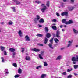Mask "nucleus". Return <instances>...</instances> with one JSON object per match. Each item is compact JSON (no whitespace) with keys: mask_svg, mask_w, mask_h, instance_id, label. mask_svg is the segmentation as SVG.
<instances>
[{"mask_svg":"<svg viewBox=\"0 0 78 78\" xmlns=\"http://www.w3.org/2000/svg\"><path fill=\"white\" fill-rule=\"evenodd\" d=\"M63 49H64V48H61V50H63Z\"/></svg>","mask_w":78,"mask_h":78,"instance_id":"obj_62","label":"nucleus"},{"mask_svg":"<svg viewBox=\"0 0 78 78\" xmlns=\"http://www.w3.org/2000/svg\"><path fill=\"white\" fill-rule=\"evenodd\" d=\"M61 58H62L61 56L59 55L57 57V58H56V60H60V59H61Z\"/></svg>","mask_w":78,"mask_h":78,"instance_id":"obj_18","label":"nucleus"},{"mask_svg":"<svg viewBox=\"0 0 78 78\" xmlns=\"http://www.w3.org/2000/svg\"><path fill=\"white\" fill-rule=\"evenodd\" d=\"M44 66H48V64L46 62H44Z\"/></svg>","mask_w":78,"mask_h":78,"instance_id":"obj_32","label":"nucleus"},{"mask_svg":"<svg viewBox=\"0 0 78 78\" xmlns=\"http://www.w3.org/2000/svg\"><path fill=\"white\" fill-rule=\"evenodd\" d=\"M1 58L2 59V62L3 63H4L5 62V59H4V58L3 57H1Z\"/></svg>","mask_w":78,"mask_h":78,"instance_id":"obj_28","label":"nucleus"},{"mask_svg":"<svg viewBox=\"0 0 78 78\" xmlns=\"http://www.w3.org/2000/svg\"><path fill=\"white\" fill-rule=\"evenodd\" d=\"M65 23V24H66V25H69V22L66 21Z\"/></svg>","mask_w":78,"mask_h":78,"instance_id":"obj_50","label":"nucleus"},{"mask_svg":"<svg viewBox=\"0 0 78 78\" xmlns=\"http://www.w3.org/2000/svg\"><path fill=\"white\" fill-rule=\"evenodd\" d=\"M73 70V69H72V68H70V69H67V72H71V71H72V70Z\"/></svg>","mask_w":78,"mask_h":78,"instance_id":"obj_24","label":"nucleus"},{"mask_svg":"<svg viewBox=\"0 0 78 78\" xmlns=\"http://www.w3.org/2000/svg\"><path fill=\"white\" fill-rule=\"evenodd\" d=\"M42 68V66L40 65L36 67V69H38L39 68Z\"/></svg>","mask_w":78,"mask_h":78,"instance_id":"obj_31","label":"nucleus"},{"mask_svg":"<svg viewBox=\"0 0 78 78\" xmlns=\"http://www.w3.org/2000/svg\"><path fill=\"white\" fill-rule=\"evenodd\" d=\"M53 38H51V40H50V43L51 44H53Z\"/></svg>","mask_w":78,"mask_h":78,"instance_id":"obj_29","label":"nucleus"},{"mask_svg":"<svg viewBox=\"0 0 78 78\" xmlns=\"http://www.w3.org/2000/svg\"><path fill=\"white\" fill-rule=\"evenodd\" d=\"M69 24H71L72 23H73V21L72 20H69Z\"/></svg>","mask_w":78,"mask_h":78,"instance_id":"obj_37","label":"nucleus"},{"mask_svg":"<svg viewBox=\"0 0 78 78\" xmlns=\"http://www.w3.org/2000/svg\"><path fill=\"white\" fill-rule=\"evenodd\" d=\"M59 35H60V32L58 30L56 32V36L57 37H58V38L60 37V36H59Z\"/></svg>","mask_w":78,"mask_h":78,"instance_id":"obj_5","label":"nucleus"},{"mask_svg":"<svg viewBox=\"0 0 78 78\" xmlns=\"http://www.w3.org/2000/svg\"><path fill=\"white\" fill-rule=\"evenodd\" d=\"M48 42V39L47 38H45L44 39V44H47Z\"/></svg>","mask_w":78,"mask_h":78,"instance_id":"obj_20","label":"nucleus"},{"mask_svg":"<svg viewBox=\"0 0 78 78\" xmlns=\"http://www.w3.org/2000/svg\"><path fill=\"white\" fill-rule=\"evenodd\" d=\"M78 47V45H76V47Z\"/></svg>","mask_w":78,"mask_h":78,"instance_id":"obj_61","label":"nucleus"},{"mask_svg":"<svg viewBox=\"0 0 78 78\" xmlns=\"http://www.w3.org/2000/svg\"><path fill=\"white\" fill-rule=\"evenodd\" d=\"M18 34L20 37H22L23 35L22 34V32L21 30H19L18 32Z\"/></svg>","mask_w":78,"mask_h":78,"instance_id":"obj_7","label":"nucleus"},{"mask_svg":"<svg viewBox=\"0 0 78 78\" xmlns=\"http://www.w3.org/2000/svg\"><path fill=\"white\" fill-rule=\"evenodd\" d=\"M47 75L45 74H42L41 76V78H45V77H46Z\"/></svg>","mask_w":78,"mask_h":78,"instance_id":"obj_17","label":"nucleus"},{"mask_svg":"<svg viewBox=\"0 0 78 78\" xmlns=\"http://www.w3.org/2000/svg\"><path fill=\"white\" fill-rule=\"evenodd\" d=\"M18 72L20 74L22 72V70L20 68H19L18 70Z\"/></svg>","mask_w":78,"mask_h":78,"instance_id":"obj_14","label":"nucleus"},{"mask_svg":"<svg viewBox=\"0 0 78 78\" xmlns=\"http://www.w3.org/2000/svg\"><path fill=\"white\" fill-rule=\"evenodd\" d=\"M12 55L15 56V55H16V53H15V52L13 53Z\"/></svg>","mask_w":78,"mask_h":78,"instance_id":"obj_52","label":"nucleus"},{"mask_svg":"<svg viewBox=\"0 0 78 78\" xmlns=\"http://www.w3.org/2000/svg\"><path fill=\"white\" fill-rule=\"evenodd\" d=\"M52 44L49 43L48 44V45L49 47H50V48H51V49H53L54 48V47H53V45H52Z\"/></svg>","mask_w":78,"mask_h":78,"instance_id":"obj_9","label":"nucleus"},{"mask_svg":"<svg viewBox=\"0 0 78 78\" xmlns=\"http://www.w3.org/2000/svg\"><path fill=\"white\" fill-rule=\"evenodd\" d=\"M63 1L64 2H66V0H63Z\"/></svg>","mask_w":78,"mask_h":78,"instance_id":"obj_64","label":"nucleus"},{"mask_svg":"<svg viewBox=\"0 0 78 78\" xmlns=\"http://www.w3.org/2000/svg\"><path fill=\"white\" fill-rule=\"evenodd\" d=\"M44 51H41V54H39V57L41 59H43L42 56L43 55H44Z\"/></svg>","mask_w":78,"mask_h":78,"instance_id":"obj_3","label":"nucleus"},{"mask_svg":"<svg viewBox=\"0 0 78 78\" xmlns=\"http://www.w3.org/2000/svg\"><path fill=\"white\" fill-rule=\"evenodd\" d=\"M68 14V12H63L61 13V15L62 16H64V15H65V16H67Z\"/></svg>","mask_w":78,"mask_h":78,"instance_id":"obj_8","label":"nucleus"},{"mask_svg":"<svg viewBox=\"0 0 78 78\" xmlns=\"http://www.w3.org/2000/svg\"><path fill=\"white\" fill-rule=\"evenodd\" d=\"M38 37H42L43 36V35L41 34H37L36 35Z\"/></svg>","mask_w":78,"mask_h":78,"instance_id":"obj_27","label":"nucleus"},{"mask_svg":"<svg viewBox=\"0 0 78 78\" xmlns=\"http://www.w3.org/2000/svg\"><path fill=\"white\" fill-rule=\"evenodd\" d=\"M0 48L1 51H3L5 50V47L3 46H1Z\"/></svg>","mask_w":78,"mask_h":78,"instance_id":"obj_12","label":"nucleus"},{"mask_svg":"<svg viewBox=\"0 0 78 78\" xmlns=\"http://www.w3.org/2000/svg\"><path fill=\"white\" fill-rule=\"evenodd\" d=\"M52 25H56V24L55 23L53 24Z\"/></svg>","mask_w":78,"mask_h":78,"instance_id":"obj_60","label":"nucleus"},{"mask_svg":"<svg viewBox=\"0 0 78 78\" xmlns=\"http://www.w3.org/2000/svg\"><path fill=\"white\" fill-rule=\"evenodd\" d=\"M72 61H78V56L76 55V57H73L72 58Z\"/></svg>","mask_w":78,"mask_h":78,"instance_id":"obj_2","label":"nucleus"},{"mask_svg":"<svg viewBox=\"0 0 78 78\" xmlns=\"http://www.w3.org/2000/svg\"><path fill=\"white\" fill-rule=\"evenodd\" d=\"M39 22H40V23H44V19H41L39 21Z\"/></svg>","mask_w":78,"mask_h":78,"instance_id":"obj_22","label":"nucleus"},{"mask_svg":"<svg viewBox=\"0 0 78 78\" xmlns=\"http://www.w3.org/2000/svg\"><path fill=\"white\" fill-rule=\"evenodd\" d=\"M15 49L13 48H10L9 49V51L11 52H14L15 51Z\"/></svg>","mask_w":78,"mask_h":78,"instance_id":"obj_13","label":"nucleus"},{"mask_svg":"<svg viewBox=\"0 0 78 78\" xmlns=\"http://www.w3.org/2000/svg\"><path fill=\"white\" fill-rule=\"evenodd\" d=\"M42 8L41 9V11L42 12H44L46 10V9H47V7L46 6H45V5L44 4H42Z\"/></svg>","mask_w":78,"mask_h":78,"instance_id":"obj_1","label":"nucleus"},{"mask_svg":"<svg viewBox=\"0 0 78 78\" xmlns=\"http://www.w3.org/2000/svg\"><path fill=\"white\" fill-rule=\"evenodd\" d=\"M52 22H56V20L54 19L52 20Z\"/></svg>","mask_w":78,"mask_h":78,"instance_id":"obj_49","label":"nucleus"},{"mask_svg":"<svg viewBox=\"0 0 78 78\" xmlns=\"http://www.w3.org/2000/svg\"><path fill=\"white\" fill-rule=\"evenodd\" d=\"M66 20L65 19H63L62 20V22L63 23H66Z\"/></svg>","mask_w":78,"mask_h":78,"instance_id":"obj_39","label":"nucleus"},{"mask_svg":"<svg viewBox=\"0 0 78 78\" xmlns=\"http://www.w3.org/2000/svg\"><path fill=\"white\" fill-rule=\"evenodd\" d=\"M73 7H69V11H72V10H73Z\"/></svg>","mask_w":78,"mask_h":78,"instance_id":"obj_35","label":"nucleus"},{"mask_svg":"<svg viewBox=\"0 0 78 78\" xmlns=\"http://www.w3.org/2000/svg\"><path fill=\"white\" fill-rule=\"evenodd\" d=\"M73 64H76V62H73Z\"/></svg>","mask_w":78,"mask_h":78,"instance_id":"obj_55","label":"nucleus"},{"mask_svg":"<svg viewBox=\"0 0 78 78\" xmlns=\"http://www.w3.org/2000/svg\"><path fill=\"white\" fill-rule=\"evenodd\" d=\"M19 76H20V75L16 74L15 76L14 77L15 78H18V77H19Z\"/></svg>","mask_w":78,"mask_h":78,"instance_id":"obj_36","label":"nucleus"},{"mask_svg":"<svg viewBox=\"0 0 78 78\" xmlns=\"http://www.w3.org/2000/svg\"><path fill=\"white\" fill-rule=\"evenodd\" d=\"M39 46H43V44H39Z\"/></svg>","mask_w":78,"mask_h":78,"instance_id":"obj_53","label":"nucleus"},{"mask_svg":"<svg viewBox=\"0 0 78 78\" xmlns=\"http://www.w3.org/2000/svg\"><path fill=\"white\" fill-rule=\"evenodd\" d=\"M25 40L26 41H29L30 40V37H28V35H26L25 37Z\"/></svg>","mask_w":78,"mask_h":78,"instance_id":"obj_6","label":"nucleus"},{"mask_svg":"<svg viewBox=\"0 0 78 78\" xmlns=\"http://www.w3.org/2000/svg\"><path fill=\"white\" fill-rule=\"evenodd\" d=\"M8 24L9 25H11L13 24V22L12 21H9L8 22Z\"/></svg>","mask_w":78,"mask_h":78,"instance_id":"obj_23","label":"nucleus"},{"mask_svg":"<svg viewBox=\"0 0 78 78\" xmlns=\"http://www.w3.org/2000/svg\"><path fill=\"white\" fill-rule=\"evenodd\" d=\"M74 75H75V76H77V75H78V74L76 73H74Z\"/></svg>","mask_w":78,"mask_h":78,"instance_id":"obj_56","label":"nucleus"},{"mask_svg":"<svg viewBox=\"0 0 78 78\" xmlns=\"http://www.w3.org/2000/svg\"><path fill=\"white\" fill-rule=\"evenodd\" d=\"M54 41H55V43H58V42H59V40L57 38H55L54 39Z\"/></svg>","mask_w":78,"mask_h":78,"instance_id":"obj_15","label":"nucleus"},{"mask_svg":"<svg viewBox=\"0 0 78 78\" xmlns=\"http://www.w3.org/2000/svg\"><path fill=\"white\" fill-rule=\"evenodd\" d=\"M11 8L13 9V12H16V9H15V7H13Z\"/></svg>","mask_w":78,"mask_h":78,"instance_id":"obj_43","label":"nucleus"},{"mask_svg":"<svg viewBox=\"0 0 78 78\" xmlns=\"http://www.w3.org/2000/svg\"><path fill=\"white\" fill-rule=\"evenodd\" d=\"M25 59L27 61H31V58L29 56H26L25 58Z\"/></svg>","mask_w":78,"mask_h":78,"instance_id":"obj_10","label":"nucleus"},{"mask_svg":"<svg viewBox=\"0 0 78 78\" xmlns=\"http://www.w3.org/2000/svg\"><path fill=\"white\" fill-rule=\"evenodd\" d=\"M52 28L53 29V30H56L58 29V28L56 26H53L52 27Z\"/></svg>","mask_w":78,"mask_h":78,"instance_id":"obj_19","label":"nucleus"},{"mask_svg":"<svg viewBox=\"0 0 78 78\" xmlns=\"http://www.w3.org/2000/svg\"><path fill=\"white\" fill-rule=\"evenodd\" d=\"M4 71L5 72V73L6 74H8V73H9L8 70L7 69H5Z\"/></svg>","mask_w":78,"mask_h":78,"instance_id":"obj_34","label":"nucleus"},{"mask_svg":"<svg viewBox=\"0 0 78 78\" xmlns=\"http://www.w3.org/2000/svg\"><path fill=\"white\" fill-rule=\"evenodd\" d=\"M62 31L64 32V31H65V30L64 29H62Z\"/></svg>","mask_w":78,"mask_h":78,"instance_id":"obj_59","label":"nucleus"},{"mask_svg":"<svg viewBox=\"0 0 78 78\" xmlns=\"http://www.w3.org/2000/svg\"><path fill=\"white\" fill-rule=\"evenodd\" d=\"M35 3H37L38 4H39V3H41V1L39 0H37L35 1Z\"/></svg>","mask_w":78,"mask_h":78,"instance_id":"obj_33","label":"nucleus"},{"mask_svg":"<svg viewBox=\"0 0 78 78\" xmlns=\"http://www.w3.org/2000/svg\"><path fill=\"white\" fill-rule=\"evenodd\" d=\"M74 1H75V0H71V2H72V3H73Z\"/></svg>","mask_w":78,"mask_h":78,"instance_id":"obj_51","label":"nucleus"},{"mask_svg":"<svg viewBox=\"0 0 78 78\" xmlns=\"http://www.w3.org/2000/svg\"><path fill=\"white\" fill-rule=\"evenodd\" d=\"M13 2H15V3H16L17 5H19L20 4V2L17 1L16 0H13Z\"/></svg>","mask_w":78,"mask_h":78,"instance_id":"obj_16","label":"nucleus"},{"mask_svg":"<svg viewBox=\"0 0 78 78\" xmlns=\"http://www.w3.org/2000/svg\"><path fill=\"white\" fill-rule=\"evenodd\" d=\"M38 20H37V19L36 18L34 19V22L35 23H36L37 22V21H38Z\"/></svg>","mask_w":78,"mask_h":78,"instance_id":"obj_40","label":"nucleus"},{"mask_svg":"<svg viewBox=\"0 0 78 78\" xmlns=\"http://www.w3.org/2000/svg\"><path fill=\"white\" fill-rule=\"evenodd\" d=\"M15 57V56L14 55H12V57L14 58Z\"/></svg>","mask_w":78,"mask_h":78,"instance_id":"obj_63","label":"nucleus"},{"mask_svg":"<svg viewBox=\"0 0 78 78\" xmlns=\"http://www.w3.org/2000/svg\"><path fill=\"white\" fill-rule=\"evenodd\" d=\"M39 28H41V27H42V25H39Z\"/></svg>","mask_w":78,"mask_h":78,"instance_id":"obj_57","label":"nucleus"},{"mask_svg":"<svg viewBox=\"0 0 78 78\" xmlns=\"http://www.w3.org/2000/svg\"><path fill=\"white\" fill-rule=\"evenodd\" d=\"M21 49H22L21 52H22V53H23V52H24L25 51V48H21Z\"/></svg>","mask_w":78,"mask_h":78,"instance_id":"obj_41","label":"nucleus"},{"mask_svg":"<svg viewBox=\"0 0 78 78\" xmlns=\"http://www.w3.org/2000/svg\"><path fill=\"white\" fill-rule=\"evenodd\" d=\"M56 15H57L58 16H60L59 14L58 13H56Z\"/></svg>","mask_w":78,"mask_h":78,"instance_id":"obj_54","label":"nucleus"},{"mask_svg":"<svg viewBox=\"0 0 78 78\" xmlns=\"http://www.w3.org/2000/svg\"><path fill=\"white\" fill-rule=\"evenodd\" d=\"M4 53L5 55H7V53H6V52L5 51H4Z\"/></svg>","mask_w":78,"mask_h":78,"instance_id":"obj_47","label":"nucleus"},{"mask_svg":"<svg viewBox=\"0 0 78 78\" xmlns=\"http://www.w3.org/2000/svg\"><path fill=\"white\" fill-rule=\"evenodd\" d=\"M37 19V20H39V19H40V16H39L38 15H36V18Z\"/></svg>","mask_w":78,"mask_h":78,"instance_id":"obj_30","label":"nucleus"},{"mask_svg":"<svg viewBox=\"0 0 78 78\" xmlns=\"http://www.w3.org/2000/svg\"><path fill=\"white\" fill-rule=\"evenodd\" d=\"M72 76L71 75H70L68 76L67 78H72Z\"/></svg>","mask_w":78,"mask_h":78,"instance_id":"obj_45","label":"nucleus"},{"mask_svg":"<svg viewBox=\"0 0 78 78\" xmlns=\"http://www.w3.org/2000/svg\"><path fill=\"white\" fill-rule=\"evenodd\" d=\"M73 30L74 33H75L76 34H77L78 33V31L76 30H75V29H73Z\"/></svg>","mask_w":78,"mask_h":78,"instance_id":"obj_21","label":"nucleus"},{"mask_svg":"<svg viewBox=\"0 0 78 78\" xmlns=\"http://www.w3.org/2000/svg\"><path fill=\"white\" fill-rule=\"evenodd\" d=\"M72 44H69L67 45V47H70V46H72Z\"/></svg>","mask_w":78,"mask_h":78,"instance_id":"obj_46","label":"nucleus"},{"mask_svg":"<svg viewBox=\"0 0 78 78\" xmlns=\"http://www.w3.org/2000/svg\"><path fill=\"white\" fill-rule=\"evenodd\" d=\"M46 5L48 7H49L50 6V3H49V1H47V2Z\"/></svg>","mask_w":78,"mask_h":78,"instance_id":"obj_26","label":"nucleus"},{"mask_svg":"<svg viewBox=\"0 0 78 78\" xmlns=\"http://www.w3.org/2000/svg\"><path fill=\"white\" fill-rule=\"evenodd\" d=\"M45 31H48V27H46L45 28Z\"/></svg>","mask_w":78,"mask_h":78,"instance_id":"obj_44","label":"nucleus"},{"mask_svg":"<svg viewBox=\"0 0 78 78\" xmlns=\"http://www.w3.org/2000/svg\"><path fill=\"white\" fill-rule=\"evenodd\" d=\"M63 27V25H61L60 26V28H62V27Z\"/></svg>","mask_w":78,"mask_h":78,"instance_id":"obj_58","label":"nucleus"},{"mask_svg":"<svg viewBox=\"0 0 78 78\" xmlns=\"http://www.w3.org/2000/svg\"><path fill=\"white\" fill-rule=\"evenodd\" d=\"M62 74H63V75H66V72H63V73H62Z\"/></svg>","mask_w":78,"mask_h":78,"instance_id":"obj_48","label":"nucleus"},{"mask_svg":"<svg viewBox=\"0 0 78 78\" xmlns=\"http://www.w3.org/2000/svg\"><path fill=\"white\" fill-rule=\"evenodd\" d=\"M46 37L47 38H49L50 37H51V34L50 33H48L46 35Z\"/></svg>","mask_w":78,"mask_h":78,"instance_id":"obj_11","label":"nucleus"},{"mask_svg":"<svg viewBox=\"0 0 78 78\" xmlns=\"http://www.w3.org/2000/svg\"><path fill=\"white\" fill-rule=\"evenodd\" d=\"M13 66L14 67H17V64H16V63L13 64Z\"/></svg>","mask_w":78,"mask_h":78,"instance_id":"obj_38","label":"nucleus"},{"mask_svg":"<svg viewBox=\"0 0 78 78\" xmlns=\"http://www.w3.org/2000/svg\"><path fill=\"white\" fill-rule=\"evenodd\" d=\"M31 51H33L35 52H39V51H40V50L39 49L36 48L31 49Z\"/></svg>","mask_w":78,"mask_h":78,"instance_id":"obj_4","label":"nucleus"},{"mask_svg":"<svg viewBox=\"0 0 78 78\" xmlns=\"http://www.w3.org/2000/svg\"><path fill=\"white\" fill-rule=\"evenodd\" d=\"M73 67H74V69H76L78 67V65H74L73 66Z\"/></svg>","mask_w":78,"mask_h":78,"instance_id":"obj_25","label":"nucleus"},{"mask_svg":"<svg viewBox=\"0 0 78 78\" xmlns=\"http://www.w3.org/2000/svg\"><path fill=\"white\" fill-rule=\"evenodd\" d=\"M73 42V40L69 41H68L69 44H72V43Z\"/></svg>","mask_w":78,"mask_h":78,"instance_id":"obj_42","label":"nucleus"}]
</instances>
